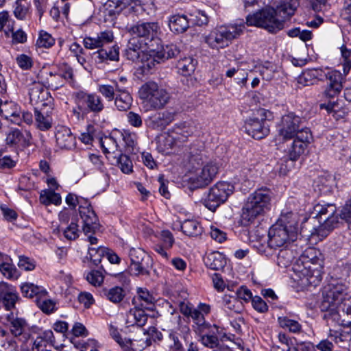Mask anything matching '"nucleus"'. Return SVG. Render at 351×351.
Here are the masks:
<instances>
[{"label":"nucleus","instance_id":"72a5a7b5","mask_svg":"<svg viewBox=\"0 0 351 351\" xmlns=\"http://www.w3.org/2000/svg\"><path fill=\"white\" fill-rule=\"evenodd\" d=\"M101 294L106 300L113 304H119L125 297L126 291L122 287L114 286L110 288L103 289Z\"/></svg>","mask_w":351,"mask_h":351},{"label":"nucleus","instance_id":"9b49d317","mask_svg":"<svg viewBox=\"0 0 351 351\" xmlns=\"http://www.w3.org/2000/svg\"><path fill=\"white\" fill-rule=\"evenodd\" d=\"M234 186L228 182H218L211 187L204 199V205L210 210L215 211L221 204L227 201L233 193Z\"/></svg>","mask_w":351,"mask_h":351},{"label":"nucleus","instance_id":"6ab92c4d","mask_svg":"<svg viewBox=\"0 0 351 351\" xmlns=\"http://www.w3.org/2000/svg\"><path fill=\"white\" fill-rule=\"evenodd\" d=\"M151 343L152 340L146 331L143 328H138L136 337L125 339L121 349L123 351H142Z\"/></svg>","mask_w":351,"mask_h":351},{"label":"nucleus","instance_id":"423d86ee","mask_svg":"<svg viewBox=\"0 0 351 351\" xmlns=\"http://www.w3.org/2000/svg\"><path fill=\"white\" fill-rule=\"evenodd\" d=\"M313 213L318 219L319 225L313 227L310 231L311 239L321 241L335 228L338 223L336 215V206L333 204H317L314 206Z\"/></svg>","mask_w":351,"mask_h":351},{"label":"nucleus","instance_id":"f257e3e1","mask_svg":"<svg viewBox=\"0 0 351 351\" xmlns=\"http://www.w3.org/2000/svg\"><path fill=\"white\" fill-rule=\"evenodd\" d=\"M346 286L337 280H332L323 289L319 308L328 326L351 323V310L344 306L351 298H346Z\"/></svg>","mask_w":351,"mask_h":351},{"label":"nucleus","instance_id":"2eb2a0df","mask_svg":"<svg viewBox=\"0 0 351 351\" xmlns=\"http://www.w3.org/2000/svg\"><path fill=\"white\" fill-rule=\"evenodd\" d=\"M267 111L264 108L258 109L253 117L245 123V132L252 138L261 139L269 133V126L266 123Z\"/></svg>","mask_w":351,"mask_h":351},{"label":"nucleus","instance_id":"6e6552de","mask_svg":"<svg viewBox=\"0 0 351 351\" xmlns=\"http://www.w3.org/2000/svg\"><path fill=\"white\" fill-rule=\"evenodd\" d=\"M138 97L147 110L162 108L169 101L170 94L153 81L143 84L138 90Z\"/></svg>","mask_w":351,"mask_h":351},{"label":"nucleus","instance_id":"09e8293b","mask_svg":"<svg viewBox=\"0 0 351 351\" xmlns=\"http://www.w3.org/2000/svg\"><path fill=\"white\" fill-rule=\"evenodd\" d=\"M100 144L105 154H114L118 147L117 141L112 136H104L101 138Z\"/></svg>","mask_w":351,"mask_h":351},{"label":"nucleus","instance_id":"c85d7f7f","mask_svg":"<svg viewBox=\"0 0 351 351\" xmlns=\"http://www.w3.org/2000/svg\"><path fill=\"white\" fill-rule=\"evenodd\" d=\"M325 71L319 68H313L304 71L298 79V82L304 86L313 84L317 80H324Z\"/></svg>","mask_w":351,"mask_h":351},{"label":"nucleus","instance_id":"ddd939ff","mask_svg":"<svg viewBox=\"0 0 351 351\" xmlns=\"http://www.w3.org/2000/svg\"><path fill=\"white\" fill-rule=\"evenodd\" d=\"M130 264L129 270L132 275L148 276L152 267V258L141 248H132L129 252Z\"/></svg>","mask_w":351,"mask_h":351},{"label":"nucleus","instance_id":"0e129e2a","mask_svg":"<svg viewBox=\"0 0 351 351\" xmlns=\"http://www.w3.org/2000/svg\"><path fill=\"white\" fill-rule=\"evenodd\" d=\"M54 44V39L46 32H40V36L37 40V45L40 47L49 48Z\"/></svg>","mask_w":351,"mask_h":351},{"label":"nucleus","instance_id":"f03ea898","mask_svg":"<svg viewBox=\"0 0 351 351\" xmlns=\"http://www.w3.org/2000/svg\"><path fill=\"white\" fill-rule=\"evenodd\" d=\"M346 286L337 280H332L323 289L319 308L328 326L351 323V310L344 306L351 298H346Z\"/></svg>","mask_w":351,"mask_h":351},{"label":"nucleus","instance_id":"8fccbe9b","mask_svg":"<svg viewBox=\"0 0 351 351\" xmlns=\"http://www.w3.org/2000/svg\"><path fill=\"white\" fill-rule=\"evenodd\" d=\"M0 271L8 279L16 280L20 276V272L11 262L2 265Z\"/></svg>","mask_w":351,"mask_h":351},{"label":"nucleus","instance_id":"5fc2aeb1","mask_svg":"<svg viewBox=\"0 0 351 351\" xmlns=\"http://www.w3.org/2000/svg\"><path fill=\"white\" fill-rule=\"evenodd\" d=\"M0 114L5 119L10 121L14 124L20 125L22 121L21 115L19 112H8L5 108V106L0 108Z\"/></svg>","mask_w":351,"mask_h":351},{"label":"nucleus","instance_id":"49530a36","mask_svg":"<svg viewBox=\"0 0 351 351\" xmlns=\"http://www.w3.org/2000/svg\"><path fill=\"white\" fill-rule=\"evenodd\" d=\"M185 335L182 337L179 333L171 331L169 335V339L172 342L170 347L174 350H180L182 348V343L181 339L186 340L188 335H189V329L185 327Z\"/></svg>","mask_w":351,"mask_h":351},{"label":"nucleus","instance_id":"20e7f679","mask_svg":"<svg viewBox=\"0 0 351 351\" xmlns=\"http://www.w3.org/2000/svg\"><path fill=\"white\" fill-rule=\"evenodd\" d=\"M302 265L293 266V280L301 288L317 287L322 279L324 259L315 248L305 250L301 257Z\"/></svg>","mask_w":351,"mask_h":351},{"label":"nucleus","instance_id":"bb28decb","mask_svg":"<svg viewBox=\"0 0 351 351\" xmlns=\"http://www.w3.org/2000/svg\"><path fill=\"white\" fill-rule=\"evenodd\" d=\"M114 85L117 90L116 97L114 99V105L120 111L129 110L132 106L133 99L127 90V87L119 85L117 82H114Z\"/></svg>","mask_w":351,"mask_h":351},{"label":"nucleus","instance_id":"a878e982","mask_svg":"<svg viewBox=\"0 0 351 351\" xmlns=\"http://www.w3.org/2000/svg\"><path fill=\"white\" fill-rule=\"evenodd\" d=\"M18 298V293L13 286L4 282L0 283V300L6 310L14 308Z\"/></svg>","mask_w":351,"mask_h":351},{"label":"nucleus","instance_id":"bf43d9fd","mask_svg":"<svg viewBox=\"0 0 351 351\" xmlns=\"http://www.w3.org/2000/svg\"><path fill=\"white\" fill-rule=\"evenodd\" d=\"M341 53L342 58L343 59L342 63L343 72L345 74H347L351 69V60H350V57H351V49H348L346 46H342L341 47Z\"/></svg>","mask_w":351,"mask_h":351},{"label":"nucleus","instance_id":"4468645a","mask_svg":"<svg viewBox=\"0 0 351 351\" xmlns=\"http://www.w3.org/2000/svg\"><path fill=\"white\" fill-rule=\"evenodd\" d=\"M195 131V127L193 123L182 122L176 124L173 129L166 135L162 136L164 146L171 148L175 145L183 143L187 141Z\"/></svg>","mask_w":351,"mask_h":351},{"label":"nucleus","instance_id":"f8f14e48","mask_svg":"<svg viewBox=\"0 0 351 351\" xmlns=\"http://www.w3.org/2000/svg\"><path fill=\"white\" fill-rule=\"evenodd\" d=\"M75 101L77 110L73 109L74 114L79 117L80 112H93L99 114L104 109V104L101 97L96 93H88L84 91H78L75 93Z\"/></svg>","mask_w":351,"mask_h":351},{"label":"nucleus","instance_id":"cd10ccee","mask_svg":"<svg viewBox=\"0 0 351 351\" xmlns=\"http://www.w3.org/2000/svg\"><path fill=\"white\" fill-rule=\"evenodd\" d=\"M32 134L29 131L22 132L19 129H14L9 132L6 136V143L9 145L28 147L30 145Z\"/></svg>","mask_w":351,"mask_h":351},{"label":"nucleus","instance_id":"c03bdc74","mask_svg":"<svg viewBox=\"0 0 351 351\" xmlns=\"http://www.w3.org/2000/svg\"><path fill=\"white\" fill-rule=\"evenodd\" d=\"M141 62L142 68L145 73L151 71L155 66L156 64L161 62L160 58H156L154 51L152 49L149 50L148 53H143Z\"/></svg>","mask_w":351,"mask_h":351},{"label":"nucleus","instance_id":"aec40b11","mask_svg":"<svg viewBox=\"0 0 351 351\" xmlns=\"http://www.w3.org/2000/svg\"><path fill=\"white\" fill-rule=\"evenodd\" d=\"M5 320L10 333L14 337L22 336L25 339L28 338L29 327L25 319L10 313L6 315Z\"/></svg>","mask_w":351,"mask_h":351},{"label":"nucleus","instance_id":"4d7b16f0","mask_svg":"<svg viewBox=\"0 0 351 351\" xmlns=\"http://www.w3.org/2000/svg\"><path fill=\"white\" fill-rule=\"evenodd\" d=\"M17 65L23 70H29L33 66L32 58L26 54H20L16 58Z\"/></svg>","mask_w":351,"mask_h":351},{"label":"nucleus","instance_id":"6e6d98bb","mask_svg":"<svg viewBox=\"0 0 351 351\" xmlns=\"http://www.w3.org/2000/svg\"><path fill=\"white\" fill-rule=\"evenodd\" d=\"M46 84L51 89L57 90L64 84L62 77L58 73L53 74L49 73V77L47 78Z\"/></svg>","mask_w":351,"mask_h":351},{"label":"nucleus","instance_id":"b1692460","mask_svg":"<svg viewBox=\"0 0 351 351\" xmlns=\"http://www.w3.org/2000/svg\"><path fill=\"white\" fill-rule=\"evenodd\" d=\"M57 146L62 149H71L75 146V138L71 130L65 126H59L55 134Z\"/></svg>","mask_w":351,"mask_h":351},{"label":"nucleus","instance_id":"37998d69","mask_svg":"<svg viewBox=\"0 0 351 351\" xmlns=\"http://www.w3.org/2000/svg\"><path fill=\"white\" fill-rule=\"evenodd\" d=\"M222 301L224 307L237 313H240L243 310L242 302L237 296L224 295Z\"/></svg>","mask_w":351,"mask_h":351},{"label":"nucleus","instance_id":"ea45409f","mask_svg":"<svg viewBox=\"0 0 351 351\" xmlns=\"http://www.w3.org/2000/svg\"><path fill=\"white\" fill-rule=\"evenodd\" d=\"M294 258V252L287 248V246H285L278 252L277 254L276 263L279 267L286 268L291 265Z\"/></svg>","mask_w":351,"mask_h":351},{"label":"nucleus","instance_id":"4c0bfd02","mask_svg":"<svg viewBox=\"0 0 351 351\" xmlns=\"http://www.w3.org/2000/svg\"><path fill=\"white\" fill-rule=\"evenodd\" d=\"M197 61L191 57H184L183 58H180L177 63V69L178 72L184 75H191L195 70V67L197 66Z\"/></svg>","mask_w":351,"mask_h":351},{"label":"nucleus","instance_id":"774afa93","mask_svg":"<svg viewBox=\"0 0 351 351\" xmlns=\"http://www.w3.org/2000/svg\"><path fill=\"white\" fill-rule=\"evenodd\" d=\"M236 296L239 300L244 301L245 302H248L250 300L252 301V294L250 289H248L245 287H241L236 292Z\"/></svg>","mask_w":351,"mask_h":351},{"label":"nucleus","instance_id":"a19ab883","mask_svg":"<svg viewBox=\"0 0 351 351\" xmlns=\"http://www.w3.org/2000/svg\"><path fill=\"white\" fill-rule=\"evenodd\" d=\"M154 51L156 58H160V62H164L166 60L174 57L179 53V50L177 47L174 45H167L166 46H162L157 50L152 49Z\"/></svg>","mask_w":351,"mask_h":351},{"label":"nucleus","instance_id":"412c9836","mask_svg":"<svg viewBox=\"0 0 351 351\" xmlns=\"http://www.w3.org/2000/svg\"><path fill=\"white\" fill-rule=\"evenodd\" d=\"M202 166L195 178L197 187H204L208 185L218 172L219 167L213 162H206Z\"/></svg>","mask_w":351,"mask_h":351},{"label":"nucleus","instance_id":"f3484780","mask_svg":"<svg viewBox=\"0 0 351 351\" xmlns=\"http://www.w3.org/2000/svg\"><path fill=\"white\" fill-rule=\"evenodd\" d=\"M29 100L34 108H49L52 98L49 92L39 83H34L29 90Z\"/></svg>","mask_w":351,"mask_h":351},{"label":"nucleus","instance_id":"de8ad7c7","mask_svg":"<svg viewBox=\"0 0 351 351\" xmlns=\"http://www.w3.org/2000/svg\"><path fill=\"white\" fill-rule=\"evenodd\" d=\"M114 82L117 81H112L113 85L100 84L98 86L99 93L101 94L102 96L104 97L108 101H113L116 97L117 90L116 86L114 85Z\"/></svg>","mask_w":351,"mask_h":351},{"label":"nucleus","instance_id":"13d9d810","mask_svg":"<svg viewBox=\"0 0 351 351\" xmlns=\"http://www.w3.org/2000/svg\"><path fill=\"white\" fill-rule=\"evenodd\" d=\"M87 281L92 285L99 286L104 281V276L101 271L93 270L86 275Z\"/></svg>","mask_w":351,"mask_h":351},{"label":"nucleus","instance_id":"680f3d73","mask_svg":"<svg viewBox=\"0 0 351 351\" xmlns=\"http://www.w3.org/2000/svg\"><path fill=\"white\" fill-rule=\"evenodd\" d=\"M65 238L68 240H75L79 237L78 226L75 222H71L70 225L63 230Z\"/></svg>","mask_w":351,"mask_h":351},{"label":"nucleus","instance_id":"2f4dec72","mask_svg":"<svg viewBox=\"0 0 351 351\" xmlns=\"http://www.w3.org/2000/svg\"><path fill=\"white\" fill-rule=\"evenodd\" d=\"M119 49L117 45H114L108 49L101 48L93 53V58L99 63L108 60L117 61L119 57Z\"/></svg>","mask_w":351,"mask_h":351},{"label":"nucleus","instance_id":"e433bc0d","mask_svg":"<svg viewBox=\"0 0 351 351\" xmlns=\"http://www.w3.org/2000/svg\"><path fill=\"white\" fill-rule=\"evenodd\" d=\"M170 29L177 34L184 32L189 27V21L185 15L171 16L169 20Z\"/></svg>","mask_w":351,"mask_h":351},{"label":"nucleus","instance_id":"58836bf2","mask_svg":"<svg viewBox=\"0 0 351 351\" xmlns=\"http://www.w3.org/2000/svg\"><path fill=\"white\" fill-rule=\"evenodd\" d=\"M141 46L136 38L130 39L127 49L125 50V56L128 60L133 62L137 61L141 57Z\"/></svg>","mask_w":351,"mask_h":351},{"label":"nucleus","instance_id":"a211bd4d","mask_svg":"<svg viewBox=\"0 0 351 351\" xmlns=\"http://www.w3.org/2000/svg\"><path fill=\"white\" fill-rule=\"evenodd\" d=\"M79 213L82 219V230L86 235L94 234L99 228L98 218L90 204L79 206Z\"/></svg>","mask_w":351,"mask_h":351},{"label":"nucleus","instance_id":"4be33fe9","mask_svg":"<svg viewBox=\"0 0 351 351\" xmlns=\"http://www.w3.org/2000/svg\"><path fill=\"white\" fill-rule=\"evenodd\" d=\"M324 79L328 82L325 89V95L329 97H333L340 93L342 89V75L337 71L325 72Z\"/></svg>","mask_w":351,"mask_h":351},{"label":"nucleus","instance_id":"c9c22d12","mask_svg":"<svg viewBox=\"0 0 351 351\" xmlns=\"http://www.w3.org/2000/svg\"><path fill=\"white\" fill-rule=\"evenodd\" d=\"M21 290L23 296L29 298H34L36 302L37 299L40 297H45L47 294V291L43 287L29 282L23 284L21 287Z\"/></svg>","mask_w":351,"mask_h":351},{"label":"nucleus","instance_id":"052dcab7","mask_svg":"<svg viewBox=\"0 0 351 351\" xmlns=\"http://www.w3.org/2000/svg\"><path fill=\"white\" fill-rule=\"evenodd\" d=\"M290 37H299L303 41L311 39L312 33L309 30H301L300 28H293L288 32Z\"/></svg>","mask_w":351,"mask_h":351},{"label":"nucleus","instance_id":"864d4df0","mask_svg":"<svg viewBox=\"0 0 351 351\" xmlns=\"http://www.w3.org/2000/svg\"><path fill=\"white\" fill-rule=\"evenodd\" d=\"M116 162L123 173H130L132 171V162L127 155L121 154Z\"/></svg>","mask_w":351,"mask_h":351},{"label":"nucleus","instance_id":"c756f323","mask_svg":"<svg viewBox=\"0 0 351 351\" xmlns=\"http://www.w3.org/2000/svg\"><path fill=\"white\" fill-rule=\"evenodd\" d=\"M298 6V0H282L275 11L284 21L294 14Z\"/></svg>","mask_w":351,"mask_h":351},{"label":"nucleus","instance_id":"7ed1b4c3","mask_svg":"<svg viewBox=\"0 0 351 351\" xmlns=\"http://www.w3.org/2000/svg\"><path fill=\"white\" fill-rule=\"evenodd\" d=\"M278 136L282 141L293 140L285 152L290 160L295 161L304 153L312 139V134L304 119L293 112L283 115L277 125Z\"/></svg>","mask_w":351,"mask_h":351},{"label":"nucleus","instance_id":"5701e85b","mask_svg":"<svg viewBox=\"0 0 351 351\" xmlns=\"http://www.w3.org/2000/svg\"><path fill=\"white\" fill-rule=\"evenodd\" d=\"M52 112L51 106L46 108H34L35 124L38 129L41 131H47L52 128Z\"/></svg>","mask_w":351,"mask_h":351},{"label":"nucleus","instance_id":"9d476101","mask_svg":"<svg viewBox=\"0 0 351 351\" xmlns=\"http://www.w3.org/2000/svg\"><path fill=\"white\" fill-rule=\"evenodd\" d=\"M276 16L275 9L265 8L249 14L246 17V24L263 28L271 33H276L284 27L283 20Z\"/></svg>","mask_w":351,"mask_h":351},{"label":"nucleus","instance_id":"1a4fd4ad","mask_svg":"<svg viewBox=\"0 0 351 351\" xmlns=\"http://www.w3.org/2000/svg\"><path fill=\"white\" fill-rule=\"evenodd\" d=\"M298 236L285 228L274 224L268 231V241L266 246L260 244L256 246L258 252L267 257L273 254V249L287 246L297 239Z\"/></svg>","mask_w":351,"mask_h":351},{"label":"nucleus","instance_id":"a18cd8bd","mask_svg":"<svg viewBox=\"0 0 351 351\" xmlns=\"http://www.w3.org/2000/svg\"><path fill=\"white\" fill-rule=\"evenodd\" d=\"M280 327L287 329L293 333H299L302 331V325L296 320L287 317H280L278 319Z\"/></svg>","mask_w":351,"mask_h":351},{"label":"nucleus","instance_id":"39448f33","mask_svg":"<svg viewBox=\"0 0 351 351\" xmlns=\"http://www.w3.org/2000/svg\"><path fill=\"white\" fill-rule=\"evenodd\" d=\"M270 201V192L266 189H258L250 194L242 209L241 224L247 226L258 216L263 215L269 209Z\"/></svg>","mask_w":351,"mask_h":351},{"label":"nucleus","instance_id":"0eeeda50","mask_svg":"<svg viewBox=\"0 0 351 351\" xmlns=\"http://www.w3.org/2000/svg\"><path fill=\"white\" fill-rule=\"evenodd\" d=\"M245 29L243 23L221 25L213 29L204 37L209 47L219 50L228 47L232 41L237 38Z\"/></svg>","mask_w":351,"mask_h":351},{"label":"nucleus","instance_id":"69168bd1","mask_svg":"<svg viewBox=\"0 0 351 351\" xmlns=\"http://www.w3.org/2000/svg\"><path fill=\"white\" fill-rule=\"evenodd\" d=\"M189 317H191L195 324L199 326L205 327L207 326L208 323H206L203 313H202L197 308H193L191 311V313L189 315Z\"/></svg>","mask_w":351,"mask_h":351},{"label":"nucleus","instance_id":"603ef678","mask_svg":"<svg viewBox=\"0 0 351 351\" xmlns=\"http://www.w3.org/2000/svg\"><path fill=\"white\" fill-rule=\"evenodd\" d=\"M276 69V67L274 64L269 62H265L260 67V74L262 75L263 80L269 81L274 77Z\"/></svg>","mask_w":351,"mask_h":351},{"label":"nucleus","instance_id":"338daca9","mask_svg":"<svg viewBox=\"0 0 351 351\" xmlns=\"http://www.w3.org/2000/svg\"><path fill=\"white\" fill-rule=\"evenodd\" d=\"M123 140L125 143L127 149L129 152H133L136 145V137L135 134L124 132L123 134Z\"/></svg>","mask_w":351,"mask_h":351},{"label":"nucleus","instance_id":"7c9ffc66","mask_svg":"<svg viewBox=\"0 0 351 351\" xmlns=\"http://www.w3.org/2000/svg\"><path fill=\"white\" fill-rule=\"evenodd\" d=\"M147 321V316L142 309L132 308L129 311L126 315V324L132 327L136 326L137 330L138 328H142Z\"/></svg>","mask_w":351,"mask_h":351},{"label":"nucleus","instance_id":"79ce46f5","mask_svg":"<svg viewBox=\"0 0 351 351\" xmlns=\"http://www.w3.org/2000/svg\"><path fill=\"white\" fill-rule=\"evenodd\" d=\"M183 233L189 237H197L202 232L199 223L195 220H185L181 225Z\"/></svg>","mask_w":351,"mask_h":351},{"label":"nucleus","instance_id":"f704fd0d","mask_svg":"<svg viewBox=\"0 0 351 351\" xmlns=\"http://www.w3.org/2000/svg\"><path fill=\"white\" fill-rule=\"evenodd\" d=\"M171 122V117L169 113L158 112L149 117L148 125L154 130H162Z\"/></svg>","mask_w":351,"mask_h":351},{"label":"nucleus","instance_id":"393cba45","mask_svg":"<svg viewBox=\"0 0 351 351\" xmlns=\"http://www.w3.org/2000/svg\"><path fill=\"white\" fill-rule=\"evenodd\" d=\"M299 216L298 213L292 211H282L280 217L276 222L278 226L285 228V230L291 231L293 234L298 235L299 232Z\"/></svg>","mask_w":351,"mask_h":351},{"label":"nucleus","instance_id":"3c124183","mask_svg":"<svg viewBox=\"0 0 351 351\" xmlns=\"http://www.w3.org/2000/svg\"><path fill=\"white\" fill-rule=\"evenodd\" d=\"M39 308L47 314L51 313L55 309V302L47 298V295L45 297H40L37 299L36 302Z\"/></svg>","mask_w":351,"mask_h":351},{"label":"nucleus","instance_id":"dca6fc26","mask_svg":"<svg viewBox=\"0 0 351 351\" xmlns=\"http://www.w3.org/2000/svg\"><path fill=\"white\" fill-rule=\"evenodd\" d=\"M127 31L134 38H143L145 40H154L160 32V27L157 22H138L136 24L128 25Z\"/></svg>","mask_w":351,"mask_h":351},{"label":"nucleus","instance_id":"473e14b6","mask_svg":"<svg viewBox=\"0 0 351 351\" xmlns=\"http://www.w3.org/2000/svg\"><path fill=\"white\" fill-rule=\"evenodd\" d=\"M206 266L213 270L223 269L226 265V259L223 254L219 252H211L204 258Z\"/></svg>","mask_w":351,"mask_h":351},{"label":"nucleus","instance_id":"e2e57ef3","mask_svg":"<svg viewBox=\"0 0 351 351\" xmlns=\"http://www.w3.org/2000/svg\"><path fill=\"white\" fill-rule=\"evenodd\" d=\"M320 108L325 109L330 114H332V116L335 119H338L340 117H343L344 116V112H342V114L338 113V110L339 106L335 102H329L328 104H320Z\"/></svg>","mask_w":351,"mask_h":351}]
</instances>
